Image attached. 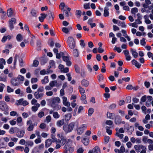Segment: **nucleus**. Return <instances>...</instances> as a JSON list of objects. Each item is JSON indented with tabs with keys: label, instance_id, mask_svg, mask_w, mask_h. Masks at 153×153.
<instances>
[{
	"label": "nucleus",
	"instance_id": "64",
	"mask_svg": "<svg viewBox=\"0 0 153 153\" xmlns=\"http://www.w3.org/2000/svg\"><path fill=\"white\" fill-rule=\"evenodd\" d=\"M44 115V112L42 111H40L38 114V116L39 117L42 118Z\"/></svg>",
	"mask_w": 153,
	"mask_h": 153
},
{
	"label": "nucleus",
	"instance_id": "24",
	"mask_svg": "<svg viewBox=\"0 0 153 153\" xmlns=\"http://www.w3.org/2000/svg\"><path fill=\"white\" fill-rule=\"evenodd\" d=\"M51 106L54 110H56L58 111L61 108V106L58 104L54 105L51 104Z\"/></svg>",
	"mask_w": 153,
	"mask_h": 153
},
{
	"label": "nucleus",
	"instance_id": "51",
	"mask_svg": "<svg viewBox=\"0 0 153 153\" xmlns=\"http://www.w3.org/2000/svg\"><path fill=\"white\" fill-rule=\"evenodd\" d=\"M125 151V148L124 146H122L119 149V153H124Z\"/></svg>",
	"mask_w": 153,
	"mask_h": 153
},
{
	"label": "nucleus",
	"instance_id": "55",
	"mask_svg": "<svg viewBox=\"0 0 153 153\" xmlns=\"http://www.w3.org/2000/svg\"><path fill=\"white\" fill-rule=\"evenodd\" d=\"M15 149L18 151H22L24 149V147L22 146H17L15 148Z\"/></svg>",
	"mask_w": 153,
	"mask_h": 153
},
{
	"label": "nucleus",
	"instance_id": "44",
	"mask_svg": "<svg viewBox=\"0 0 153 153\" xmlns=\"http://www.w3.org/2000/svg\"><path fill=\"white\" fill-rule=\"evenodd\" d=\"M22 121V119L21 117H18L16 119V122L17 123V125L19 126H21L20 125V123H21Z\"/></svg>",
	"mask_w": 153,
	"mask_h": 153
},
{
	"label": "nucleus",
	"instance_id": "10",
	"mask_svg": "<svg viewBox=\"0 0 153 153\" xmlns=\"http://www.w3.org/2000/svg\"><path fill=\"white\" fill-rule=\"evenodd\" d=\"M62 102L63 104L65 106L69 107L70 105L69 102L67 101V98L65 97H62Z\"/></svg>",
	"mask_w": 153,
	"mask_h": 153
},
{
	"label": "nucleus",
	"instance_id": "57",
	"mask_svg": "<svg viewBox=\"0 0 153 153\" xmlns=\"http://www.w3.org/2000/svg\"><path fill=\"white\" fill-rule=\"evenodd\" d=\"M51 120V117L50 115H48L46 117V120L47 123L50 122Z\"/></svg>",
	"mask_w": 153,
	"mask_h": 153
},
{
	"label": "nucleus",
	"instance_id": "29",
	"mask_svg": "<svg viewBox=\"0 0 153 153\" xmlns=\"http://www.w3.org/2000/svg\"><path fill=\"white\" fill-rule=\"evenodd\" d=\"M73 54L74 57H78L79 55L78 50L76 49H74L73 51Z\"/></svg>",
	"mask_w": 153,
	"mask_h": 153
},
{
	"label": "nucleus",
	"instance_id": "58",
	"mask_svg": "<svg viewBox=\"0 0 153 153\" xmlns=\"http://www.w3.org/2000/svg\"><path fill=\"white\" fill-rule=\"evenodd\" d=\"M44 91V87L42 86H40L39 87L36 91H37L39 92H42L43 93Z\"/></svg>",
	"mask_w": 153,
	"mask_h": 153
},
{
	"label": "nucleus",
	"instance_id": "21",
	"mask_svg": "<svg viewBox=\"0 0 153 153\" xmlns=\"http://www.w3.org/2000/svg\"><path fill=\"white\" fill-rule=\"evenodd\" d=\"M109 9L107 7H104V16L105 17H108L109 16Z\"/></svg>",
	"mask_w": 153,
	"mask_h": 153
},
{
	"label": "nucleus",
	"instance_id": "1",
	"mask_svg": "<svg viewBox=\"0 0 153 153\" xmlns=\"http://www.w3.org/2000/svg\"><path fill=\"white\" fill-rule=\"evenodd\" d=\"M78 125V122H72L69 124L64 125L63 126V130L65 133H68L72 131L74 126L77 127Z\"/></svg>",
	"mask_w": 153,
	"mask_h": 153
},
{
	"label": "nucleus",
	"instance_id": "19",
	"mask_svg": "<svg viewBox=\"0 0 153 153\" xmlns=\"http://www.w3.org/2000/svg\"><path fill=\"white\" fill-rule=\"evenodd\" d=\"M19 129L17 127H12L9 130V133L10 134H13L15 132H16Z\"/></svg>",
	"mask_w": 153,
	"mask_h": 153
},
{
	"label": "nucleus",
	"instance_id": "48",
	"mask_svg": "<svg viewBox=\"0 0 153 153\" xmlns=\"http://www.w3.org/2000/svg\"><path fill=\"white\" fill-rule=\"evenodd\" d=\"M94 112V109L92 108H90L88 111V116H90Z\"/></svg>",
	"mask_w": 153,
	"mask_h": 153
},
{
	"label": "nucleus",
	"instance_id": "40",
	"mask_svg": "<svg viewBox=\"0 0 153 153\" xmlns=\"http://www.w3.org/2000/svg\"><path fill=\"white\" fill-rule=\"evenodd\" d=\"M7 16L9 17H11L12 16L13 13L12 9L11 8L8 9L7 10Z\"/></svg>",
	"mask_w": 153,
	"mask_h": 153
},
{
	"label": "nucleus",
	"instance_id": "14",
	"mask_svg": "<svg viewBox=\"0 0 153 153\" xmlns=\"http://www.w3.org/2000/svg\"><path fill=\"white\" fill-rule=\"evenodd\" d=\"M71 141V140L70 139H66V138L63 137L61 138L60 141H59V143H61L62 145L63 146L65 144L68 143Z\"/></svg>",
	"mask_w": 153,
	"mask_h": 153
},
{
	"label": "nucleus",
	"instance_id": "2",
	"mask_svg": "<svg viewBox=\"0 0 153 153\" xmlns=\"http://www.w3.org/2000/svg\"><path fill=\"white\" fill-rule=\"evenodd\" d=\"M78 127V126L76 129L77 134L81 135L84 132L85 130L87 128V125L86 124H82L79 127Z\"/></svg>",
	"mask_w": 153,
	"mask_h": 153
},
{
	"label": "nucleus",
	"instance_id": "37",
	"mask_svg": "<svg viewBox=\"0 0 153 153\" xmlns=\"http://www.w3.org/2000/svg\"><path fill=\"white\" fill-rule=\"evenodd\" d=\"M53 117L57 119L59 118L60 116V115L58 114L57 112H54L53 113Z\"/></svg>",
	"mask_w": 153,
	"mask_h": 153
},
{
	"label": "nucleus",
	"instance_id": "49",
	"mask_svg": "<svg viewBox=\"0 0 153 153\" xmlns=\"http://www.w3.org/2000/svg\"><path fill=\"white\" fill-rule=\"evenodd\" d=\"M10 116L13 117L15 116H19V114L15 111H12L10 112Z\"/></svg>",
	"mask_w": 153,
	"mask_h": 153
},
{
	"label": "nucleus",
	"instance_id": "31",
	"mask_svg": "<svg viewBox=\"0 0 153 153\" xmlns=\"http://www.w3.org/2000/svg\"><path fill=\"white\" fill-rule=\"evenodd\" d=\"M52 144V141L50 139L47 140L45 143V146L46 147H48Z\"/></svg>",
	"mask_w": 153,
	"mask_h": 153
},
{
	"label": "nucleus",
	"instance_id": "41",
	"mask_svg": "<svg viewBox=\"0 0 153 153\" xmlns=\"http://www.w3.org/2000/svg\"><path fill=\"white\" fill-rule=\"evenodd\" d=\"M118 25L119 26H121L122 27L126 28V26L124 22L119 21L118 22Z\"/></svg>",
	"mask_w": 153,
	"mask_h": 153
},
{
	"label": "nucleus",
	"instance_id": "54",
	"mask_svg": "<svg viewBox=\"0 0 153 153\" xmlns=\"http://www.w3.org/2000/svg\"><path fill=\"white\" fill-rule=\"evenodd\" d=\"M84 110V108L83 106H80L79 107L77 113L79 114L82 112Z\"/></svg>",
	"mask_w": 153,
	"mask_h": 153
},
{
	"label": "nucleus",
	"instance_id": "38",
	"mask_svg": "<svg viewBox=\"0 0 153 153\" xmlns=\"http://www.w3.org/2000/svg\"><path fill=\"white\" fill-rule=\"evenodd\" d=\"M78 89L80 93L82 95L84 94L85 93V90L82 87L80 86H79L78 87Z\"/></svg>",
	"mask_w": 153,
	"mask_h": 153
},
{
	"label": "nucleus",
	"instance_id": "22",
	"mask_svg": "<svg viewBox=\"0 0 153 153\" xmlns=\"http://www.w3.org/2000/svg\"><path fill=\"white\" fill-rule=\"evenodd\" d=\"M86 96L85 94H82L81 97V100L83 103L85 104H87V102L86 100Z\"/></svg>",
	"mask_w": 153,
	"mask_h": 153
},
{
	"label": "nucleus",
	"instance_id": "26",
	"mask_svg": "<svg viewBox=\"0 0 153 153\" xmlns=\"http://www.w3.org/2000/svg\"><path fill=\"white\" fill-rule=\"evenodd\" d=\"M7 77L6 75L1 74L0 76V81L6 82L7 81Z\"/></svg>",
	"mask_w": 153,
	"mask_h": 153
},
{
	"label": "nucleus",
	"instance_id": "46",
	"mask_svg": "<svg viewBox=\"0 0 153 153\" xmlns=\"http://www.w3.org/2000/svg\"><path fill=\"white\" fill-rule=\"evenodd\" d=\"M76 14L77 16V18H79L82 15V12L80 10H77L76 11Z\"/></svg>",
	"mask_w": 153,
	"mask_h": 153
},
{
	"label": "nucleus",
	"instance_id": "60",
	"mask_svg": "<svg viewBox=\"0 0 153 153\" xmlns=\"http://www.w3.org/2000/svg\"><path fill=\"white\" fill-rule=\"evenodd\" d=\"M80 45L82 48H84L85 46V44L84 40L81 39L80 42Z\"/></svg>",
	"mask_w": 153,
	"mask_h": 153
},
{
	"label": "nucleus",
	"instance_id": "53",
	"mask_svg": "<svg viewBox=\"0 0 153 153\" xmlns=\"http://www.w3.org/2000/svg\"><path fill=\"white\" fill-rule=\"evenodd\" d=\"M16 22V20L15 18H12L10 20H9V23H11L12 24L14 25Z\"/></svg>",
	"mask_w": 153,
	"mask_h": 153
},
{
	"label": "nucleus",
	"instance_id": "35",
	"mask_svg": "<svg viewBox=\"0 0 153 153\" xmlns=\"http://www.w3.org/2000/svg\"><path fill=\"white\" fill-rule=\"evenodd\" d=\"M57 84V82L56 80H54L51 81L49 84V85L52 87L56 86Z\"/></svg>",
	"mask_w": 153,
	"mask_h": 153
},
{
	"label": "nucleus",
	"instance_id": "33",
	"mask_svg": "<svg viewBox=\"0 0 153 153\" xmlns=\"http://www.w3.org/2000/svg\"><path fill=\"white\" fill-rule=\"evenodd\" d=\"M59 8L62 10L65 11L64 10V7H67V6L65 5V3L64 2H61L59 4Z\"/></svg>",
	"mask_w": 153,
	"mask_h": 153
},
{
	"label": "nucleus",
	"instance_id": "13",
	"mask_svg": "<svg viewBox=\"0 0 153 153\" xmlns=\"http://www.w3.org/2000/svg\"><path fill=\"white\" fill-rule=\"evenodd\" d=\"M16 136L19 138L23 137L25 134V131L24 130H22L19 131V129L17 131Z\"/></svg>",
	"mask_w": 153,
	"mask_h": 153
},
{
	"label": "nucleus",
	"instance_id": "34",
	"mask_svg": "<svg viewBox=\"0 0 153 153\" xmlns=\"http://www.w3.org/2000/svg\"><path fill=\"white\" fill-rule=\"evenodd\" d=\"M37 11L34 9H32L30 11V14L31 15L34 17H36L37 16Z\"/></svg>",
	"mask_w": 153,
	"mask_h": 153
},
{
	"label": "nucleus",
	"instance_id": "42",
	"mask_svg": "<svg viewBox=\"0 0 153 153\" xmlns=\"http://www.w3.org/2000/svg\"><path fill=\"white\" fill-rule=\"evenodd\" d=\"M106 132L109 135H111L112 134V131L110 129V128L108 126L105 127Z\"/></svg>",
	"mask_w": 153,
	"mask_h": 153
},
{
	"label": "nucleus",
	"instance_id": "45",
	"mask_svg": "<svg viewBox=\"0 0 153 153\" xmlns=\"http://www.w3.org/2000/svg\"><path fill=\"white\" fill-rule=\"evenodd\" d=\"M71 117V115L70 114H68L65 116V120L67 121L69 120Z\"/></svg>",
	"mask_w": 153,
	"mask_h": 153
},
{
	"label": "nucleus",
	"instance_id": "30",
	"mask_svg": "<svg viewBox=\"0 0 153 153\" xmlns=\"http://www.w3.org/2000/svg\"><path fill=\"white\" fill-rule=\"evenodd\" d=\"M41 16H39V20L41 22H43L44 21V19L46 17L47 15L45 14L42 13L41 14Z\"/></svg>",
	"mask_w": 153,
	"mask_h": 153
},
{
	"label": "nucleus",
	"instance_id": "15",
	"mask_svg": "<svg viewBox=\"0 0 153 153\" xmlns=\"http://www.w3.org/2000/svg\"><path fill=\"white\" fill-rule=\"evenodd\" d=\"M12 84L13 86H17L20 84V82L17 78L12 79L11 81Z\"/></svg>",
	"mask_w": 153,
	"mask_h": 153
},
{
	"label": "nucleus",
	"instance_id": "43",
	"mask_svg": "<svg viewBox=\"0 0 153 153\" xmlns=\"http://www.w3.org/2000/svg\"><path fill=\"white\" fill-rule=\"evenodd\" d=\"M16 40L18 42L21 41L23 39L22 36L20 34H18L16 36Z\"/></svg>",
	"mask_w": 153,
	"mask_h": 153
},
{
	"label": "nucleus",
	"instance_id": "5",
	"mask_svg": "<svg viewBox=\"0 0 153 153\" xmlns=\"http://www.w3.org/2000/svg\"><path fill=\"white\" fill-rule=\"evenodd\" d=\"M47 100L49 103H51V105L57 104L61 102L60 98L58 97L47 99Z\"/></svg>",
	"mask_w": 153,
	"mask_h": 153
},
{
	"label": "nucleus",
	"instance_id": "59",
	"mask_svg": "<svg viewBox=\"0 0 153 153\" xmlns=\"http://www.w3.org/2000/svg\"><path fill=\"white\" fill-rule=\"evenodd\" d=\"M17 79H18L19 82L20 81H23L24 80V77L22 76L21 75H19L18 76Z\"/></svg>",
	"mask_w": 153,
	"mask_h": 153
},
{
	"label": "nucleus",
	"instance_id": "27",
	"mask_svg": "<svg viewBox=\"0 0 153 153\" xmlns=\"http://www.w3.org/2000/svg\"><path fill=\"white\" fill-rule=\"evenodd\" d=\"M64 120L63 119L59 120L56 122V125L59 127H60L64 125Z\"/></svg>",
	"mask_w": 153,
	"mask_h": 153
},
{
	"label": "nucleus",
	"instance_id": "32",
	"mask_svg": "<svg viewBox=\"0 0 153 153\" xmlns=\"http://www.w3.org/2000/svg\"><path fill=\"white\" fill-rule=\"evenodd\" d=\"M41 82L43 84H45L49 82V79L48 76H45L44 79L41 80Z\"/></svg>",
	"mask_w": 153,
	"mask_h": 153
},
{
	"label": "nucleus",
	"instance_id": "36",
	"mask_svg": "<svg viewBox=\"0 0 153 153\" xmlns=\"http://www.w3.org/2000/svg\"><path fill=\"white\" fill-rule=\"evenodd\" d=\"M34 143L33 141H27L26 142V146L32 147Z\"/></svg>",
	"mask_w": 153,
	"mask_h": 153
},
{
	"label": "nucleus",
	"instance_id": "4",
	"mask_svg": "<svg viewBox=\"0 0 153 153\" xmlns=\"http://www.w3.org/2000/svg\"><path fill=\"white\" fill-rule=\"evenodd\" d=\"M68 44L69 47L71 49H74L75 47V43L74 39L71 36L68 38Z\"/></svg>",
	"mask_w": 153,
	"mask_h": 153
},
{
	"label": "nucleus",
	"instance_id": "8",
	"mask_svg": "<svg viewBox=\"0 0 153 153\" xmlns=\"http://www.w3.org/2000/svg\"><path fill=\"white\" fill-rule=\"evenodd\" d=\"M114 122L116 124L118 125L120 124L121 123L123 124H125V123L124 121H122L121 118L119 116H116Z\"/></svg>",
	"mask_w": 153,
	"mask_h": 153
},
{
	"label": "nucleus",
	"instance_id": "6",
	"mask_svg": "<svg viewBox=\"0 0 153 153\" xmlns=\"http://www.w3.org/2000/svg\"><path fill=\"white\" fill-rule=\"evenodd\" d=\"M64 149L65 150V153L72 152L74 150L73 147L71 146L68 143H66L65 144L64 147Z\"/></svg>",
	"mask_w": 153,
	"mask_h": 153
},
{
	"label": "nucleus",
	"instance_id": "47",
	"mask_svg": "<svg viewBox=\"0 0 153 153\" xmlns=\"http://www.w3.org/2000/svg\"><path fill=\"white\" fill-rule=\"evenodd\" d=\"M98 80L99 82L102 81L104 79V77L103 75L101 74H100L97 76Z\"/></svg>",
	"mask_w": 153,
	"mask_h": 153
},
{
	"label": "nucleus",
	"instance_id": "25",
	"mask_svg": "<svg viewBox=\"0 0 153 153\" xmlns=\"http://www.w3.org/2000/svg\"><path fill=\"white\" fill-rule=\"evenodd\" d=\"M82 141L85 146H87L89 144V139L87 138H84L82 140Z\"/></svg>",
	"mask_w": 153,
	"mask_h": 153
},
{
	"label": "nucleus",
	"instance_id": "23",
	"mask_svg": "<svg viewBox=\"0 0 153 153\" xmlns=\"http://www.w3.org/2000/svg\"><path fill=\"white\" fill-rule=\"evenodd\" d=\"M49 67L50 69L52 68L54 69L55 68V63L53 60H51L49 61Z\"/></svg>",
	"mask_w": 153,
	"mask_h": 153
},
{
	"label": "nucleus",
	"instance_id": "28",
	"mask_svg": "<svg viewBox=\"0 0 153 153\" xmlns=\"http://www.w3.org/2000/svg\"><path fill=\"white\" fill-rule=\"evenodd\" d=\"M50 73L49 69H48L47 71H46L45 69L41 70L40 72V74L41 75H44L45 74H48Z\"/></svg>",
	"mask_w": 153,
	"mask_h": 153
},
{
	"label": "nucleus",
	"instance_id": "56",
	"mask_svg": "<svg viewBox=\"0 0 153 153\" xmlns=\"http://www.w3.org/2000/svg\"><path fill=\"white\" fill-rule=\"evenodd\" d=\"M142 150L140 151V153H146L147 149L145 146H143L142 147V148L141 149Z\"/></svg>",
	"mask_w": 153,
	"mask_h": 153
},
{
	"label": "nucleus",
	"instance_id": "50",
	"mask_svg": "<svg viewBox=\"0 0 153 153\" xmlns=\"http://www.w3.org/2000/svg\"><path fill=\"white\" fill-rule=\"evenodd\" d=\"M23 101V99H21L16 101V105H22V103Z\"/></svg>",
	"mask_w": 153,
	"mask_h": 153
},
{
	"label": "nucleus",
	"instance_id": "52",
	"mask_svg": "<svg viewBox=\"0 0 153 153\" xmlns=\"http://www.w3.org/2000/svg\"><path fill=\"white\" fill-rule=\"evenodd\" d=\"M138 12V9L136 7H134L131 9V13L133 14H135Z\"/></svg>",
	"mask_w": 153,
	"mask_h": 153
},
{
	"label": "nucleus",
	"instance_id": "12",
	"mask_svg": "<svg viewBox=\"0 0 153 153\" xmlns=\"http://www.w3.org/2000/svg\"><path fill=\"white\" fill-rule=\"evenodd\" d=\"M62 57L63 61L66 62L67 66H69L71 65V63L70 61L69 60V57L68 56H65L64 55Z\"/></svg>",
	"mask_w": 153,
	"mask_h": 153
},
{
	"label": "nucleus",
	"instance_id": "3",
	"mask_svg": "<svg viewBox=\"0 0 153 153\" xmlns=\"http://www.w3.org/2000/svg\"><path fill=\"white\" fill-rule=\"evenodd\" d=\"M27 125L28 126L27 128V130L28 131H33L35 126H37V123L35 122L33 123L32 121L31 120H28L26 123Z\"/></svg>",
	"mask_w": 153,
	"mask_h": 153
},
{
	"label": "nucleus",
	"instance_id": "39",
	"mask_svg": "<svg viewBox=\"0 0 153 153\" xmlns=\"http://www.w3.org/2000/svg\"><path fill=\"white\" fill-rule=\"evenodd\" d=\"M64 55V54L63 52H61L59 53H57L56 54V57L57 59H60L61 56L62 57Z\"/></svg>",
	"mask_w": 153,
	"mask_h": 153
},
{
	"label": "nucleus",
	"instance_id": "18",
	"mask_svg": "<svg viewBox=\"0 0 153 153\" xmlns=\"http://www.w3.org/2000/svg\"><path fill=\"white\" fill-rule=\"evenodd\" d=\"M130 52L134 58H136L137 57L138 54L135 49L131 48L130 50Z\"/></svg>",
	"mask_w": 153,
	"mask_h": 153
},
{
	"label": "nucleus",
	"instance_id": "62",
	"mask_svg": "<svg viewBox=\"0 0 153 153\" xmlns=\"http://www.w3.org/2000/svg\"><path fill=\"white\" fill-rule=\"evenodd\" d=\"M39 64V62L38 61L36 60H34L33 61V65L35 67H36L38 66Z\"/></svg>",
	"mask_w": 153,
	"mask_h": 153
},
{
	"label": "nucleus",
	"instance_id": "61",
	"mask_svg": "<svg viewBox=\"0 0 153 153\" xmlns=\"http://www.w3.org/2000/svg\"><path fill=\"white\" fill-rule=\"evenodd\" d=\"M146 96L144 95V96H143L141 98V99H140L141 102H140V103L142 104L141 102H145L146 101Z\"/></svg>",
	"mask_w": 153,
	"mask_h": 153
},
{
	"label": "nucleus",
	"instance_id": "20",
	"mask_svg": "<svg viewBox=\"0 0 153 153\" xmlns=\"http://www.w3.org/2000/svg\"><path fill=\"white\" fill-rule=\"evenodd\" d=\"M40 106V105L38 103H36L35 104L34 106L32 107L31 109L34 112H36L37 111L38 108Z\"/></svg>",
	"mask_w": 153,
	"mask_h": 153
},
{
	"label": "nucleus",
	"instance_id": "9",
	"mask_svg": "<svg viewBox=\"0 0 153 153\" xmlns=\"http://www.w3.org/2000/svg\"><path fill=\"white\" fill-rule=\"evenodd\" d=\"M88 153H101L100 148L97 146L94 147L92 150L89 151Z\"/></svg>",
	"mask_w": 153,
	"mask_h": 153
},
{
	"label": "nucleus",
	"instance_id": "17",
	"mask_svg": "<svg viewBox=\"0 0 153 153\" xmlns=\"http://www.w3.org/2000/svg\"><path fill=\"white\" fill-rule=\"evenodd\" d=\"M143 146V145H135L134 146V148L135 149L136 151L138 153L140 152Z\"/></svg>",
	"mask_w": 153,
	"mask_h": 153
},
{
	"label": "nucleus",
	"instance_id": "11",
	"mask_svg": "<svg viewBox=\"0 0 153 153\" xmlns=\"http://www.w3.org/2000/svg\"><path fill=\"white\" fill-rule=\"evenodd\" d=\"M44 93L42 92H39L36 91L35 92L34 96L36 99H41L43 96Z\"/></svg>",
	"mask_w": 153,
	"mask_h": 153
},
{
	"label": "nucleus",
	"instance_id": "16",
	"mask_svg": "<svg viewBox=\"0 0 153 153\" xmlns=\"http://www.w3.org/2000/svg\"><path fill=\"white\" fill-rule=\"evenodd\" d=\"M81 84L83 86L86 87L88 86L89 84V82L85 79H82L81 81Z\"/></svg>",
	"mask_w": 153,
	"mask_h": 153
},
{
	"label": "nucleus",
	"instance_id": "63",
	"mask_svg": "<svg viewBox=\"0 0 153 153\" xmlns=\"http://www.w3.org/2000/svg\"><path fill=\"white\" fill-rule=\"evenodd\" d=\"M140 44L142 46H145L146 44L145 42V39L143 38L142 39L140 40Z\"/></svg>",
	"mask_w": 153,
	"mask_h": 153
},
{
	"label": "nucleus",
	"instance_id": "7",
	"mask_svg": "<svg viewBox=\"0 0 153 153\" xmlns=\"http://www.w3.org/2000/svg\"><path fill=\"white\" fill-rule=\"evenodd\" d=\"M0 109L2 111H7L8 110V105L4 101H0Z\"/></svg>",
	"mask_w": 153,
	"mask_h": 153
}]
</instances>
